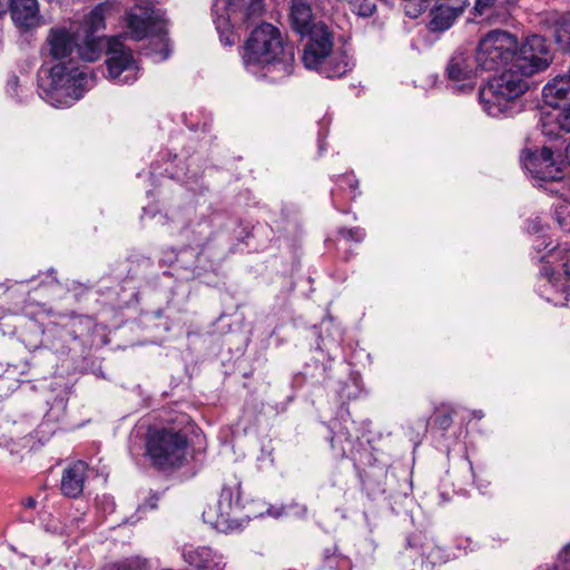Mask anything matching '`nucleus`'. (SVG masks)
<instances>
[{"label": "nucleus", "instance_id": "obj_1", "mask_svg": "<svg viewBox=\"0 0 570 570\" xmlns=\"http://www.w3.org/2000/svg\"><path fill=\"white\" fill-rule=\"evenodd\" d=\"M77 39L66 29H51L47 46L49 55L60 60L59 63L39 76V89L42 99L53 107H70L88 90L91 77L73 65L72 53L76 50Z\"/></svg>", "mask_w": 570, "mask_h": 570}, {"label": "nucleus", "instance_id": "obj_2", "mask_svg": "<svg viewBox=\"0 0 570 570\" xmlns=\"http://www.w3.org/2000/svg\"><path fill=\"white\" fill-rule=\"evenodd\" d=\"M243 60L247 68H257L271 81H281L294 71V45L286 41L278 28L262 23L248 36Z\"/></svg>", "mask_w": 570, "mask_h": 570}, {"label": "nucleus", "instance_id": "obj_3", "mask_svg": "<svg viewBox=\"0 0 570 570\" xmlns=\"http://www.w3.org/2000/svg\"><path fill=\"white\" fill-rule=\"evenodd\" d=\"M528 89V80L508 68L480 88L479 101L491 117H512L523 110L522 97Z\"/></svg>", "mask_w": 570, "mask_h": 570}, {"label": "nucleus", "instance_id": "obj_4", "mask_svg": "<svg viewBox=\"0 0 570 570\" xmlns=\"http://www.w3.org/2000/svg\"><path fill=\"white\" fill-rule=\"evenodd\" d=\"M307 41L302 61L306 69L326 78H341L351 71L353 62L345 51L334 49V36L325 23H320L305 35Z\"/></svg>", "mask_w": 570, "mask_h": 570}, {"label": "nucleus", "instance_id": "obj_5", "mask_svg": "<svg viewBox=\"0 0 570 570\" xmlns=\"http://www.w3.org/2000/svg\"><path fill=\"white\" fill-rule=\"evenodd\" d=\"M187 439L173 428L150 430L147 438V454L160 469L179 466L186 458Z\"/></svg>", "mask_w": 570, "mask_h": 570}, {"label": "nucleus", "instance_id": "obj_6", "mask_svg": "<svg viewBox=\"0 0 570 570\" xmlns=\"http://www.w3.org/2000/svg\"><path fill=\"white\" fill-rule=\"evenodd\" d=\"M518 39L512 33L495 29L480 39L474 62L483 71H493L513 62Z\"/></svg>", "mask_w": 570, "mask_h": 570}, {"label": "nucleus", "instance_id": "obj_7", "mask_svg": "<svg viewBox=\"0 0 570 570\" xmlns=\"http://www.w3.org/2000/svg\"><path fill=\"white\" fill-rule=\"evenodd\" d=\"M164 12L153 0H136L127 11V27L134 39L141 40L149 36H157L165 43Z\"/></svg>", "mask_w": 570, "mask_h": 570}, {"label": "nucleus", "instance_id": "obj_8", "mask_svg": "<svg viewBox=\"0 0 570 570\" xmlns=\"http://www.w3.org/2000/svg\"><path fill=\"white\" fill-rule=\"evenodd\" d=\"M553 57L550 52L547 40L539 36L532 35L517 49L512 65L509 69H514L524 79L546 70L552 62Z\"/></svg>", "mask_w": 570, "mask_h": 570}, {"label": "nucleus", "instance_id": "obj_9", "mask_svg": "<svg viewBox=\"0 0 570 570\" xmlns=\"http://www.w3.org/2000/svg\"><path fill=\"white\" fill-rule=\"evenodd\" d=\"M107 69L109 77L118 83H132L138 78V67L129 48L117 39L108 41Z\"/></svg>", "mask_w": 570, "mask_h": 570}, {"label": "nucleus", "instance_id": "obj_10", "mask_svg": "<svg viewBox=\"0 0 570 570\" xmlns=\"http://www.w3.org/2000/svg\"><path fill=\"white\" fill-rule=\"evenodd\" d=\"M234 491L230 487H223L219 498L214 505H209L204 512L205 522L220 532H226L238 527L235 518Z\"/></svg>", "mask_w": 570, "mask_h": 570}, {"label": "nucleus", "instance_id": "obj_11", "mask_svg": "<svg viewBox=\"0 0 570 570\" xmlns=\"http://www.w3.org/2000/svg\"><path fill=\"white\" fill-rule=\"evenodd\" d=\"M521 163L524 169L539 180H558L562 177L561 166L548 147L523 151Z\"/></svg>", "mask_w": 570, "mask_h": 570}, {"label": "nucleus", "instance_id": "obj_12", "mask_svg": "<svg viewBox=\"0 0 570 570\" xmlns=\"http://www.w3.org/2000/svg\"><path fill=\"white\" fill-rule=\"evenodd\" d=\"M8 8L11 19L18 28L29 30L40 26L41 16L38 0H10Z\"/></svg>", "mask_w": 570, "mask_h": 570}, {"label": "nucleus", "instance_id": "obj_13", "mask_svg": "<svg viewBox=\"0 0 570 570\" xmlns=\"http://www.w3.org/2000/svg\"><path fill=\"white\" fill-rule=\"evenodd\" d=\"M88 465L83 461H77L63 470L61 476V492L69 498H78L83 491Z\"/></svg>", "mask_w": 570, "mask_h": 570}, {"label": "nucleus", "instance_id": "obj_14", "mask_svg": "<svg viewBox=\"0 0 570 570\" xmlns=\"http://www.w3.org/2000/svg\"><path fill=\"white\" fill-rule=\"evenodd\" d=\"M291 22L293 30L302 36L311 33L321 23L315 21L309 0L291 1Z\"/></svg>", "mask_w": 570, "mask_h": 570}, {"label": "nucleus", "instance_id": "obj_15", "mask_svg": "<svg viewBox=\"0 0 570 570\" xmlns=\"http://www.w3.org/2000/svg\"><path fill=\"white\" fill-rule=\"evenodd\" d=\"M544 101L553 107L570 104V73L559 75L551 79L542 89Z\"/></svg>", "mask_w": 570, "mask_h": 570}, {"label": "nucleus", "instance_id": "obj_16", "mask_svg": "<svg viewBox=\"0 0 570 570\" xmlns=\"http://www.w3.org/2000/svg\"><path fill=\"white\" fill-rule=\"evenodd\" d=\"M473 61L468 52L455 51L445 69L448 79L458 83L470 80L475 70Z\"/></svg>", "mask_w": 570, "mask_h": 570}, {"label": "nucleus", "instance_id": "obj_17", "mask_svg": "<svg viewBox=\"0 0 570 570\" xmlns=\"http://www.w3.org/2000/svg\"><path fill=\"white\" fill-rule=\"evenodd\" d=\"M184 559L196 570H224L223 558L207 547L184 552Z\"/></svg>", "mask_w": 570, "mask_h": 570}, {"label": "nucleus", "instance_id": "obj_18", "mask_svg": "<svg viewBox=\"0 0 570 570\" xmlns=\"http://www.w3.org/2000/svg\"><path fill=\"white\" fill-rule=\"evenodd\" d=\"M105 47V41L100 36H89L77 33L76 53L87 62L99 59Z\"/></svg>", "mask_w": 570, "mask_h": 570}, {"label": "nucleus", "instance_id": "obj_19", "mask_svg": "<svg viewBox=\"0 0 570 570\" xmlns=\"http://www.w3.org/2000/svg\"><path fill=\"white\" fill-rule=\"evenodd\" d=\"M504 0H475L474 12L480 17H484L489 22H497L501 18H505L503 9Z\"/></svg>", "mask_w": 570, "mask_h": 570}, {"label": "nucleus", "instance_id": "obj_20", "mask_svg": "<svg viewBox=\"0 0 570 570\" xmlns=\"http://www.w3.org/2000/svg\"><path fill=\"white\" fill-rule=\"evenodd\" d=\"M107 9V4H99L90 11L82 26L83 35L99 36L98 32L105 28V12Z\"/></svg>", "mask_w": 570, "mask_h": 570}, {"label": "nucleus", "instance_id": "obj_21", "mask_svg": "<svg viewBox=\"0 0 570 570\" xmlns=\"http://www.w3.org/2000/svg\"><path fill=\"white\" fill-rule=\"evenodd\" d=\"M458 16L451 11L444 3L433 11V17L430 21V29L432 31H443L449 29Z\"/></svg>", "mask_w": 570, "mask_h": 570}, {"label": "nucleus", "instance_id": "obj_22", "mask_svg": "<svg viewBox=\"0 0 570 570\" xmlns=\"http://www.w3.org/2000/svg\"><path fill=\"white\" fill-rule=\"evenodd\" d=\"M216 29L219 33V40L224 46H233L236 41V35L232 30L229 20L224 16H217L214 19Z\"/></svg>", "mask_w": 570, "mask_h": 570}, {"label": "nucleus", "instance_id": "obj_23", "mask_svg": "<svg viewBox=\"0 0 570 570\" xmlns=\"http://www.w3.org/2000/svg\"><path fill=\"white\" fill-rule=\"evenodd\" d=\"M554 37L560 49L570 53V18L558 22Z\"/></svg>", "mask_w": 570, "mask_h": 570}, {"label": "nucleus", "instance_id": "obj_24", "mask_svg": "<svg viewBox=\"0 0 570 570\" xmlns=\"http://www.w3.org/2000/svg\"><path fill=\"white\" fill-rule=\"evenodd\" d=\"M453 412L454 411L450 405H442L441 407H438L434 412L432 423L443 431L448 430L453 422Z\"/></svg>", "mask_w": 570, "mask_h": 570}, {"label": "nucleus", "instance_id": "obj_25", "mask_svg": "<svg viewBox=\"0 0 570 570\" xmlns=\"http://www.w3.org/2000/svg\"><path fill=\"white\" fill-rule=\"evenodd\" d=\"M560 131H562V130L559 128L557 117L547 115L541 118V132L544 136H547L551 139H554V138L559 137Z\"/></svg>", "mask_w": 570, "mask_h": 570}, {"label": "nucleus", "instance_id": "obj_26", "mask_svg": "<svg viewBox=\"0 0 570 570\" xmlns=\"http://www.w3.org/2000/svg\"><path fill=\"white\" fill-rule=\"evenodd\" d=\"M556 219L560 228L570 233V203H561L556 208Z\"/></svg>", "mask_w": 570, "mask_h": 570}, {"label": "nucleus", "instance_id": "obj_27", "mask_svg": "<svg viewBox=\"0 0 570 570\" xmlns=\"http://www.w3.org/2000/svg\"><path fill=\"white\" fill-rule=\"evenodd\" d=\"M350 6L352 11L361 17H370L375 10V4L371 0H352Z\"/></svg>", "mask_w": 570, "mask_h": 570}, {"label": "nucleus", "instance_id": "obj_28", "mask_svg": "<svg viewBox=\"0 0 570 570\" xmlns=\"http://www.w3.org/2000/svg\"><path fill=\"white\" fill-rule=\"evenodd\" d=\"M537 570H570V557L566 554V547L552 564L539 567Z\"/></svg>", "mask_w": 570, "mask_h": 570}, {"label": "nucleus", "instance_id": "obj_29", "mask_svg": "<svg viewBox=\"0 0 570 570\" xmlns=\"http://www.w3.org/2000/svg\"><path fill=\"white\" fill-rule=\"evenodd\" d=\"M559 128L566 132H570V104L563 106L562 111L557 116Z\"/></svg>", "mask_w": 570, "mask_h": 570}, {"label": "nucleus", "instance_id": "obj_30", "mask_svg": "<svg viewBox=\"0 0 570 570\" xmlns=\"http://www.w3.org/2000/svg\"><path fill=\"white\" fill-rule=\"evenodd\" d=\"M451 9L456 16L461 14L465 7L469 4L468 0H446L444 3Z\"/></svg>", "mask_w": 570, "mask_h": 570}, {"label": "nucleus", "instance_id": "obj_31", "mask_svg": "<svg viewBox=\"0 0 570 570\" xmlns=\"http://www.w3.org/2000/svg\"><path fill=\"white\" fill-rule=\"evenodd\" d=\"M263 9H264L263 0H252L247 7L246 16L247 17L259 16L263 12Z\"/></svg>", "mask_w": 570, "mask_h": 570}, {"label": "nucleus", "instance_id": "obj_32", "mask_svg": "<svg viewBox=\"0 0 570 570\" xmlns=\"http://www.w3.org/2000/svg\"><path fill=\"white\" fill-rule=\"evenodd\" d=\"M340 234L351 240L360 242L364 238V233L360 228L355 229H341Z\"/></svg>", "mask_w": 570, "mask_h": 570}, {"label": "nucleus", "instance_id": "obj_33", "mask_svg": "<svg viewBox=\"0 0 570 570\" xmlns=\"http://www.w3.org/2000/svg\"><path fill=\"white\" fill-rule=\"evenodd\" d=\"M17 367H18L17 365L9 366L2 375V380L14 379Z\"/></svg>", "mask_w": 570, "mask_h": 570}, {"label": "nucleus", "instance_id": "obj_34", "mask_svg": "<svg viewBox=\"0 0 570 570\" xmlns=\"http://www.w3.org/2000/svg\"><path fill=\"white\" fill-rule=\"evenodd\" d=\"M8 0H0V17L7 11Z\"/></svg>", "mask_w": 570, "mask_h": 570}, {"label": "nucleus", "instance_id": "obj_35", "mask_svg": "<svg viewBox=\"0 0 570 570\" xmlns=\"http://www.w3.org/2000/svg\"><path fill=\"white\" fill-rule=\"evenodd\" d=\"M564 273L570 278V256L567 258L566 263L563 264Z\"/></svg>", "mask_w": 570, "mask_h": 570}, {"label": "nucleus", "instance_id": "obj_36", "mask_svg": "<svg viewBox=\"0 0 570 570\" xmlns=\"http://www.w3.org/2000/svg\"><path fill=\"white\" fill-rule=\"evenodd\" d=\"M35 504H36V501H35V499H32V498H29V499L27 500V502H26V505H27L28 508H33V507H35Z\"/></svg>", "mask_w": 570, "mask_h": 570}, {"label": "nucleus", "instance_id": "obj_37", "mask_svg": "<svg viewBox=\"0 0 570 570\" xmlns=\"http://www.w3.org/2000/svg\"><path fill=\"white\" fill-rule=\"evenodd\" d=\"M566 157H567L568 163H569V165H570V142H569V145H568V146H567V148H566Z\"/></svg>", "mask_w": 570, "mask_h": 570}, {"label": "nucleus", "instance_id": "obj_38", "mask_svg": "<svg viewBox=\"0 0 570 570\" xmlns=\"http://www.w3.org/2000/svg\"><path fill=\"white\" fill-rule=\"evenodd\" d=\"M21 367H22V370H21V372H20V373H21V374H23V373L26 372V370H27L28 365H27V364H22V365H21Z\"/></svg>", "mask_w": 570, "mask_h": 570}, {"label": "nucleus", "instance_id": "obj_39", "mask_svg": "<svg viewBox=\"0 0 570 570\" xmlns=\"http://www.w3.org/2000/svg\"><path fill=\"white\" fill-rule=\"evenodd\" d=\"M168 57V51L165 50V52L161 55V59H166Z\"/></svg>", "mask_w": 570, "mask_h": 570}, {"label": "nucleus", "instance_id": "obj_40", "mask_svg": "<svg viewBox=\"0 0 570 570\" xmlns=\"http://www.w3.org/2000/svg\"><path fill=\"white\" fill-rule=\"evenodd\" d=\"M348 3L352 1V0H346Z\"/></svg>", "mask_w": 570, "mask_h": 570}]
</instances>
